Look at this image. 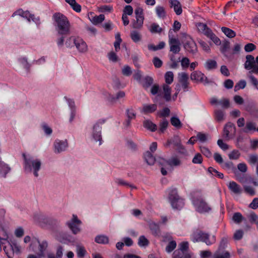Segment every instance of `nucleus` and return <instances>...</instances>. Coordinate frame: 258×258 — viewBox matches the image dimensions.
Segmentation results:
<instances>
[{
  "label": "nucleus",
  "mask_w": 258,
  "mask_h": 258,
  "mask_svg": "<svg viewBox=\"0 0 258 258\" xmlns=\"http://www.w3.org/2000/svg\"><path fill=\"white\" fill-rule=\"evenodd\" d=\"M197 27L200 32L203 33L206 36H207L208 33H209V32L210 33L211 31V29H210L206 24L202 23H198Z\"/></svg>",
  "instance_id": "nucleus-26"
},
{
  "label": "nucleus",
  "mask_w": 258,
  "mask_h": 258,
  "mask_svg": "<svg viewBox=\"0 0 258 258\" xmlns=\"http://www.w3.org/2000/svg\"><path fill=\"white\" fill-rule=\"evenodd\" d=\"M66 2L69 4L72 8L77 13L81 11V6L78 4L76 0H65Z\"/></svg>",
  "instance_id": "nucleus-32"
},
{
  "label": "nucleus",
  "mask_w": 258,
  "mask_h": 258,
  "mask_svg": "<svg viewBox=\"0 0 258 258\" xmlns=\"http://www.w3.org/2000/svg\"><path fill=\"white\" fill-rule=\"evenodd\" d=\"M192 162L194 164H201L203 162L202 156L200 153H197L193 158Z\"/></svg>",
  "instance_id": "nucleus-60"
},
{
  "label": "nucleus",
  "mask_w": 258,
  "mask_h": 258,
  "mask_svg": "<svg viewBox=\"0 0 258 258\" xmlns=\"http://www.w3.org/2000/svg\"><path fill=\"white\" fill-rule=\"evenodd\" d=\"M158 162L162 166L168 165L171 167L178 166L181 164L180 159L176 156L172 157L168 160H165L163 158H161L158 160Z\"/></svg>",
  "instance_id": "nucleus-12"
},
{
  "label": "nucleus",
  "mask_w": 258,
  "mask_h": 258,
  "mask_svg": "<svg viewBox=\"0 0 258 258\" xmlns=\"http://www.w3.org/2000/svg\"><path fill=\"white\" fill-rule=\"evenodd\" d=\"M115 181L119 185L128 186L132 189L136 188V187L134 185L130 184L121 179H116Z\"/></svg>",
  "instance_id": "nucleus-56"
},
{
  "label": "nucleus",
  "mask_w": 258,
  "mask_h": 258,
  "mask_svg": "<svg viewBox=\"0 0 258 258\" xmlns=\"http://www.w3.org/2000/svg\"><path fill=\"white\" fill-rule=\"evenodd\" d=\"M95 240L100 244H106L109 241L108 237L105 235H98L95 237Z\"/></svg>",
  "instance_id": "nucleus-44"
},
{
  "label": "nucleus",
  "mask_w": 258,
  "mask_h": 258,
  "mask_svg": "<svg viewBox=\"0 0 258 258\" xmlns=\"http://www.w3.org/2000/svg\"><path fill=\"white\" fill-rule=\"evenodd\" d=\"M207 36L210 38L216 45L220 44L221 41L220 39L212 32V30L210 33L209 32V33H208Z\"/></svg>",
  "instance_id": "nucleus-45"
},
{
  "label": "nucleus",
  "mask_w": 258,
  "mask_h": 258,
  "mask_svg": "<svg viewBox=\"0 0 258 258\" xmlns=\"http://www.w3.org/2000/svg\"><path fill=\"white\" fill-rule=\"evenodd\" d=\"M240 156V153L238 150H234L228 156L230 159L237 160Z\"/></svg>",
  "instance_id": "nucleus-53"
},
{
  "label": "nucleus",
  "mask_w": 258,
  "mask_h": 258,
  "mask_svg": "<svg viewBox=\"0 0 258 258\" xmlns=\"http://www.w3.org/2000/svg\"><path fill=\"white\" fill-rule=\"evenodd\" d=\"M150 31L152 33H160L162 31V29L159 25L153 23L151 25Z\"/></svg>",
  "instance_id": "nucleus-48"
},
{
  "label": "nucleus",
  "mask_w": 258,
  "mask_h": 258,
  "mask_svg": "<svg viewBox=\"0 0 258 258\" xmlns=\"http://www.w3.org/2000/svg\"><path fill=\"white\" fill-rule=\"evenodd\" d=\"M53 19L59 34L63 35L70 34L71 24L66 16L60 13H55L53 15Z\"/></svg>",
  "instance_id": "nucleus-1"
},
{
  "label": "nucleus",
  "mask_w": 258,
  "mask_h": 258,
  "mask_svg": "<svg viewBox=\"0 0 258 258\" xmlns=\"http://www.w3.org/2000/svg\"><path fill=\"white\" fill-rule=\"evenodd\" d=\"M165 80L166 84L169 85L171 84L173 81L174 74L171 71L167 72L165 74Z\"/></svg>",
  "instance_id": "nucleus-43"
},
{
  "label": "nucleus",
  "mask_w": 258,
  "mask_h": 258,
  "mask_svg": "<svg viewBox=\"0 0 258 258\" xmlns=\"http://www.w3.org/2000/svg\"><path fill=\"white\" fill-rule=\"evenodd\" d=\"M165 46L164 42H160L159 44L157 46L154 45L153 44H149L148 45V48L150 50L156 51L157 50L163 49Z\"/></svg>",
  "instance_id": "nucleus-38"
},
{
  "label": "nucleus",
  "mask_w": 258,
  "mask_h": 258,
  "mask_svg": "<svg viewBox=\"0 0 258 258\" xmlns=\"http://www.w3.org/2000/svg\"><path fill=\"white\" fill-rule=\"evenodd\" d=\"M168 125V122L166 119L162 120L159 123V131L161 133H163L167 128Z\"/></svg>",
  "instance_id": "nucleus-51"
},
{
  "label": "nucleus",
  "mask_w": 258,
  "mask_h": 258,
  "mask_svg": "<svg viewBox=\"0 0 258 258\" xmlns=\"http://www.w3.org/2000/svg\"><path fill=\"white\" fill-rule=\"evenodd\" d=\"M169 44L170 45V51L173 53H178L180 51L179 40L177 38L170 37V35H169Z\"/></svg>",
  "instance_id": "nucleus-13"
},
{
  "label": "nucleus",
  "mask_w": 258,
  "mask_h": 258,
  "mask_svg": "<svg viewBox=\"0 0 258 258\" xmlns=\"http://www.w3.org/2000/svg\"><path fill=\"white\" fill-rule=\"evenodd\" d=\"M236 135V127L233 123L227 122L224 127L223 137L226 141L233 139Z\"/></svg>",
  "instance_id": "nucleus-8"
},
{
  "label": "nucleus",
  "mask_w": 258,
  "mask_h": 258,
  "mask_svg": "<svg viewBox=\"0 0 258 258\" xmlns=\"http://www.w3.org/2000/svg\"><path fill=\"white\" fill-rule=\"evenodd\" d=\"M228 188L235 194H240L242 189L240 185L235 181H230L228 185Z\"/></svg>",
  "instance_id": "nucleus-24"
},
{
  "label": "nucleus",
  "mask_w": 258,
  "mask_h": 258,
  "mask_svg": "<svg viewBox=\"0 0 258 258\" xmlns=\"http://www.w3.org/2000/svg\"><path fill=\"white\" fill-rule=\"evenodd\" d=\"M24 160V169L26 171L31 172L33 170L35 176H38V171L40 170L41 162L38 159L33 157H27L25 153L22 154Z\"/></svg>",
  "instance_id": "nucleus-2"
},
{
  "label": "nucleus",
  "mask_w": 258,
  "mask_h": 258,
  "mask_svg": "<svg viewBox=\"0 0 258 258\" xmlns=\"http://www.w3.org/2000/svg\"><path fill=\"white\" fill-rule=\"evenodd\" d=\"M54 152L55 153H60L66 150L68 147V143L67 141L56 140L54 143Z\"/></svg>",
  "instance_id": "nucleus-19"
},
{
  "label": "nucleus",
  "mask_w": 258,
  "mask_h": 258,
  "mask_svg": "<svg viewBox=\"0 0 258 258\" xmlns=\"http://www.w3.org/2000/svg\"><path fill=\"white\" fill-rule=\"evenodd\" d=\"M157 106L155 104H145L143 105V107L141 109V112L145 114L152 113L155 112L157 110Z\"/></svg>",
  "instance_id": "nucleus-22"
},
{
  "label": "nucleus",
  "mask_w": 258,
  "mask_h": 258,
  "mask_svg": "<svg viewBox=\"0 0 258 258\" xmlns=\"http://www.w3.org/2000/svg\"><path fill=\"white\" fill-rule=\"evenodd\" d=\"M130 36L132 40L135 43H138L142 40L141 34L136 30L131 32Z\"/></svg>",
  "instance_id": "nucleus-31"
},
{
  "label": "nucleus",
  "mask_w": 258,
  "mask_h": 258,
  "mask_svg": "<svg viewBox=\"0 0 258 258\" xmlns=\"http://www.w3.org/2000/svg\"><path fill=\"white\" fill-rule=\"evenodd\" d=\"M39 243V252H37V254L39 257L44 256V252L47 247V243L46 241H43L40 243L37 241Z\"/></svg>",
  "instance_id": "nucleus-30"
},
{
  "label": "nucleus",
  "mask_w": 258,
  "mask_h": 258,
  "mask_svg": "<svg viewBox=\"0 0 258 258\" xmlns=\"http://www.w3.org/2000/svg\"><path fill=\"white\" fill-rule=\"evenodd\" d=\"M74 43L80 52L85 53L87 51V45L82 39L76 37V39H74Z\"/></svg>",
  "instance_id": "nucleus-14"
},
{
  "label": "nucleus",
  "mask_w": 258,
  "mask_h": 258,
  "mask_svg": "<svg viewBox=\"0 0 258 258\" xmlns=\"http://www.w3.org/2000/svg\"><path fill=\"white\" fill-rule=\"evenodd\" d=\"M86 253V251L83 246L78 245L77 247V253L79 258H83Z\"/></svg>",
  "instance_id": "nucleus-49"
},
{
  "label": "nucleus",
  "mask_w": 258,
  "mask_h": 258,
  "mask_svg": "<svg viewBox=\"0 0 258 258\" xmlns=\"http://www.w3.org/2000/svg\"><path fill=\"white\" fill-rule=\"evenodd\" d=\"M149 244L148 240L144 236H141L139 238L138 244L140 246H147Z\"/></svg>",
  "instance_id": "nucleus-57"
},
{
  "label": "nucleus",
  "mask_w": 258,
  "mask_h": 258,
  "mask_svg": "<svg viewBox=\"0 0 258 258\" xmlns=\"http://www.w3.org/2000/svg\"><path fill=\"white\" fill-rule=\"evenodd\" d=\"M153 63L156 68H160L162 66V61L157 57H154L153 59Z\"/></svg>",
  "instance_id": "nucleus-64"
},
{
  "label": "nucleus",
  "mask_w": 258,
  "mask_h": 258,
  "mask_svg": "<svg viewBox=\"0 0 258 258\" xmlns=\"http://www.w3.org/2000/svg\"><path fill=\"white\" fill-rule=\"evenodd\" d=\"M81 224V221L78 219L77 216L75 215H73L71 221L68 222V225L75 234L78 233L80 231V228L79 227V226Z\"/></svg>",
  "instance_id": "nucleus-11"
},
{
  "label": "nucleus",
  "mask_w": 258,
  "mask_h": 258,
  "mask_svg": "<svg viewBox=\"0 0 258 258\" xmlns=\"http://www.w3.org/2000/svg\"><path fill=\"white\" fill-rule=\"evenodd\" d=\"M14 246H15V251H19L20 250L18 247L15 244H14ZM3 248L8 257L10 258L11 257L15 250L13 245H11L9 242H7L6 245L3 246Z\"/></svg>",
  "instance_id": "nucleus-18"
},
{
  "label": "nucleus",
  "mask_w": 258,
  "mask_h": 258,
  "mask_svg": "<svg viewBox=\"0 0 258 258\" xmlns=\"http://www.w3.org/2000/svg\"><path fill=\"white\" fill-rule=\"evenodd\" d=\"M169 195L170 204L173 209L180 210L183 207L184 205L183 200L178 195L176 188H170Z\"/></svg>",
  "instance_id": "nucleus-4"
},
{
  "label": "nucleus",
  "mask_w": 258,
  "mask_h": 258,
  "mask_svg": "<svg viewBox=\"0 0 258 258\" xmlns=\"http://www.w3.org/2000/svg\"><path fill=\"white\" fill-rule=\"evenodd\" d=\"M208 170L209 173L219 177V178L222 179L224 177L223 173L218 172L217 170L212 167H209Z\"/></svg>",
  "instance_id": "nucleus-47"
},
{
  "label": "nucleus",
  "mask_w": 258,
  "mask_h": 258,
  "mask_svg": "<svg viewBox=\"0 0 258 258\" xmlns=\"http://www.w3.org/2000/svg\"><path fill=\"white\" fill-rule=\"evenodd\" d=\"M178 79L179 83L181 84L182 87L184 89V91H186L189 84L188 82V75L184 72L179 73L178 75Z\"/></svg>",
  "instance_id": "nucleus-16"
},
{
  "label": "nucleus",
  "mask_w": 258,
  "mask_h": 258,
  "mask_svg": "<svg viewBox=\"0 0 258 258\" xmlns=\"http://www.w3.org/2000/svg\"><path fill=\"white\" fill-rule=\"evenodd\" d=\"M225 116V112L222 109L217 108L214 111V119L218 122L224 121Z\"/></svg>",
  "instance_id": "nucleus-20"
},
{
  "label": "nucleus",
  "mask_w": 258,
  "mask_h": 258,
  "mask_svg": "<svg viewBox=\"0 0 258 258\" xmlns=\"http://www.w3.org/2000/svg\"><path fill=\"white\" fill-rule=\"evenodd\" d=\"M184 47L188 52L195 54L198 51V48L195 42L190 37H185L184 43Z\"/></svg>",
  "instance_id": "nucleus-10"
},
{
  "label": "nucleus",
  "mask_w": 258,
  "mask_h": 258,
  "mask_svg": "<svg viewBox=\"0 0 258 258\" xmlns=\"http://www.w3.org/2000/svg\"><path fill=\"white\" fill-rule=\"evenodd\" d=\"M153 83V79L151 77H146L143 82V87L146 90H147Z\"/></svg>",
  "instance_id": "nucleus-37"
},
{
  "label": "nucleus",
  "mask_w": 258,
  "mask_h": 258,
  "mask_svg": "<svg viewBox=\"0 0 258 258\" xmlns=\"http://www.w3.org/2000/svg\"><path fill=\"white\" fill-rule=\"evenodd\" d=\"M200 150L202 154L207 157L210 158L212 157V153L208 148L204 146H201Z\"/></svg>",
  "instance_id": "nucleus-59"
},
{
  "label": "nucleus",
  "mask_w": 258,
  "mask_h": 258,
  "mask_svg": "<svg viewBox=\"0 0 258 258\" xmlns=\"http://www.w3.org/2000/svg\"><path fill=\"white\" fill-rule=\"evenodd\" d=\"M191 240L195 242L202 241L206 243L207 245H211L216 241V237L213 236L210 239V235L202 230L196 229H195L191 235Z\"/></svg>",
  "instance_id": "nucleus-3"
},
{
  "label": "nucleus",
  "mask_w": 258,
  "mask_h": 258,
  "mask_svg": "<svg viewBox=\"0 0 258 258\" xmlns=\"http://www.w3.org/2000/svg\"><path fill=\"white\" fill-rule=\"evenodd\" d=\"M101 126L98 122L95 124L93 127V136L96 141H99V145H101Z\"/></svg>",
  "instance_id": "nucleus-23"
},
{
  "label": "nucleus",
  "mask_w": 258,
  "mask_h": 258,
  "mask_svg": "<svg viewBox=\"0 0 258 258\" xmlns=\"http://www.w3.org/2000/svg\"><path fill=\"white\" fill-rule=\"evenodd\" d=\"M144 158L146 161L149 165H153L156 161L155 158L149 151H147L145 153Z\"/></svg>",
  "instance_id": "nucleus-33"
},
{
  "label": "nucleus",
  "mask_w": 258,
  "mask_h": 258,
  "mask_svg": "<svg viewBox=\"0 0 258 258\" xmlns=\"http://www.w3.org/2000/svg\"><path fill=\"white\" fill-rule=\"evenodd\" d=\"M190 79L198 82L208 83L207 77L200 71H195L190 75Z\"/></svg>",
  "instance_id": "nucleus-15"
},
{
  "label": "nucleus",
  "mask_w": 258,
  "mask_h": 258,
  "mask_svg": "<svg viewBox=\"0 0 258 258\" xmlns=\"http://www.w3.org/2000/svg\"><path fill=\"white\" fill-rule=\"evenodd\" d=\"M105 19V16L103 14H100L99 16H95L91 19V22L94 25H97L102 23Z\"/></svg>",
  "instance_id": "nucleus-36"
},
{
  "label": "nucleus",
  "mask_w": 258,
  "mask_h": 258,
  "mask_svg": "<svg viewBox=\"0 0 258 258\" xmlns=\"http://www.w3.org/2000/svg\"><path fill=\"white\" fill-rule=\"evenodd\" d=\"M171 124L177 128L182 127V123L180 120L176 117H172L170 119Z\"/></svg>",
  "instance_id": "nucleus-46"
},
{
  "label": "nucleus",
  "mask_w": 258,
  "mask_h": 258,
  "mask_svg": "<svg viewBox=\"0 0 258 258\" xmlns=\"http://www.w3.org/2000/svg\"><path fill=\"white\" fill-rule=\"evenodd\" d=\"M205 67L207 70H210L216 69L217 67V64L215 60L209 59L206 61Z\"/></svg>",
  "instance_id": "nucleus-42"
},
{
  "label": "nucleus",
  "mask_w": 258,
  "mask_h": 258,
  "mask_svg": "<svg viewBox=\"0 0 258 258\" xmlns=\"http://www.w3.org/2000/svg\"><path fill=\"white\" fill-rule=\"evenodd\" d=\"M192 202L196 211L200 213L208 212L211 210L210 206L201 197H194Z\"/></svg>",
  "instance_id": "nucleus-6"
},
{
  "label": "nucleus",
  "mask_w": 258,
  "mask_h": 258,
  "mask_svg": "<svg viewBox=\"0 0 258 258\" xmlns=\"http://www.w3.org/2000/svg\"><path fill=\"white\" fill-rule=\"evenodd\" d=\"M221 30L227 37L230 38H234L236 36V33L229 28L223 27L221 28Z\"/></svg>",
  "instance_id": "nucleus-34"
},
{
  "label": "nucleus",
  "mask_w": 258,
  "mask_h": 258,
  "mask_svg": "<svg viewBox=\"0 0 258 258\" xmlns=\"http://www.w3.org/2000/svg\"><path fill=\"white\" fill-rule=\"evenodd\" d=\"M10 171V168L0 160V177H5Z\"/></svg>",
  "instance_id": "nucleus-27"
},
{
  "label": "nucleus",
  "mask_w": 258,
  "mask_h": 258,
  "mask_svg": "<svg viewBox=\"0 0 258 258\" xmlns=\"http://www.w3.org/2000/svg\"><path fill=\"white\" fill-rule=\"evenodd\" d=\"M149 228L152 234L155 236H158L160 234V230L159 226L155 223L149 224Z\"/></svg>",
  "instance_id": "nucleus-35"
},
{
  "label": "nucleus",
  "mask_w": 258,
  "mask_h": 258,
  "mask_svg": "<svg viewBox=\"0 0 258 258\" xmlns=\"http://www.w3.org/2000/svg\"><path fill=\"white\" fill-rule=\"evenodd\" d=\"M251 131H256L255 123L251 121H247L246 123V126L243 130V132L244 133H248Z\"/></svg>",
  "instance_id": "nucleus-40"
},
{
  "label": "nucleus",
  "mask_w": 258,
  "mask_h": 258,
  "mask_svg": "<svg viewBox=\"0 0 258 258\" xmlns=\"http://www.w3.org/2000/svg\"><path fill=\"white\" fill-rule=\"evenodd\" d=\"M232 219L235 223H240L243 220V216L241 213L237 212L234 214Z\"/></svg>",
  "instance_id": "nucleus-55"
},
{
  "label": "nucleus",
  "mask_w": 258,
  "mask_h": 258,
  "mask_svg": "<svg viewBox=\"0 0 258 258\" xmlns=\"http://www.w3.org/2000/svg\"><path fill=\"white\" fill-rule=\"evenodd\" d=\"M244 66L246 70H249V74L258 75V56L254 59V56L252 55H247Z\"/></svg>",
  "instance_id": "nucleus-5"
},
{
  "label": "nucleus",
  "mask_w": 258,
  "mask_h": 258,
  "mask_svg": "<svg viewBox=\"0 0 258 258\" xmlns=\"http://www.w3.org/2000/svg\"><path fill=\"white\" fill-rule=\"evenodd\" d=\"M132 73L131 68L128 66H125L122 69V74L124 76H129Z\"/></svg>",
  "instance_id": "nucleus-62"
},
{
  "label": "nucleus",
  "mask_w": 258,
  "mask_h": 258,
  "mask_svg": "<svg viewBox=\"0 0 258 258\" xmlns=\"http://www.w3.org/2000/svg\"><path fill=\"white\" fill-rule=\"evenodd\" d=\"M163 97L166 101H169L171 100V87L167 84L162 85Z\"/></svg>",
  "instance_id": "nucleus-25"
},
{
  "label": "nucleus",
  "mask_w": 258,
  "mask_h": 258,
  "mask_svg": "<svg viewBox=\"0 0 258 258\" xmlns=\"http://www.w3.org/2000/svg\"><path fill=\"white\" fill-rule=\"evenodd\" d=\"M244 191L250 196H253L255 195V190L254 188L249 185H244L243 186Z\"/></svg>",
  "instance_id": "nucleus-50"
},
{
  "label": "nucleus",
  "mask_w": 258,
  "mask_h": 258,
  "mask_svg": "<svg viewBox=\"0 0 258 258\" xmlns=\"http://www.w3.org/2000/svg\"><path fill=\"white\" fill-rule=\"evenodd\" d=\"M176 246V242L175 241H170L166 247V251L170 252L173 251Z\"/></svg>",
  "instance_id": "nucleus-58"
},
{
  "label": "nucleus",
  "mask_w": 258,
  "mask_h": 258,
  "mask_svg": "<svg viewBox=\"0 0 258 258\" xmlns=\"http://www.w3.org/2000/svg\"><path fill=\"white\" fill-rule=\"evenodd\" d=\"M156 13L158 17L164 19L166 17V13L163 7L157 6L156 8Z\"/></svg>",
  "instance_id": "nucleus-39"
},
{
  "label": "nucleus",
  "mask_w": 258,
  "mask_h": 258,
  "mask_svg": "<svg viewBox=\"0 0 258 258\" xmlns=\"http://www.w3.org/2000/svg\"><path fill=\"white\" fill-rule=\"evenodd\" d=\"M243 235V232L241 230H238L235 231L233 235V238L236 240L241 239Z\"/></svg>",
  "instance_id": "nucleus-63"
},
{
  "label": "nucleus",
  "mask_w": 258,
  "mask_h": 258,
  "mask_svg": "<svg viewBox=\"0 0 258 258\" xmlns=\"http://www.w3.org/2000/svg\"><path fill=\"white\" fill-rule=\"evenodd\" d=\"M143 126L151 132H155L157 128V125L149 119L145 120L143 121Z\"/></svg>",
  "instance_id": "nucleus-28"
},
{
  "label": "nucleus",
  "mask_w": 258,
  "mask_h": 258,
  "mask_svg": "<svg viewBox=\"0 0 258 258\" xmlns=\"http://www.w3.org/2000/svg\"><path fill=\"white\" fill-rule=\"evenodd\" d=\"M213 258H230V254L228 251H225L221 254L216 253Z\"/></svg>",
  "instance_id": "nucleus-61"
},
{
  "label": "nucleus",
  "mask_w": 258,
  "mask_h": 258,
  "mask_svg": "<svg viewBox=\"0 0 258 258\" xmlns=\"http://www.w3.org/2000/svg\"><path fill=\"white\" fill-rule=\"evenodd\" d=\"M210 103L212 105H220L223 108H228L230 106L229 100L226 98L218 100L217 98L213 97L210 99Z\"/></svg>",
  "instance_id": "nucleus-17"
},
{
  "label": "nucleus",
  "mask_w": 258,
  "mask_h": 258,
  "mask_svg": "<svg viewBox=\"0 0 258 258\" xmlns=\"http://www.w3.org/2000/svg\"><path fill=\"white\" fill-rule=\"evenodd\" d=\"M258 161V155L252 154L250 155L249 156V159L248 160V162L249 164L251 165H255L257 162Z\"/></svg>",
  "instance_id": "nucleus-54"
},
{
  "label": "nucleus",
  "mask_w": 258,
  "mask_h": 258,
  "mask_svg": "<svg viewBox=\"0 0 258 258\" xmlns=\"http://www.w3.org/2000/svg\"><path fill=\"white\" fill-rule=\"evenodd\" d=\"M126 114L128 119L126 121V125L129 126L131 123V120L135 119L136 116V113L133 108H129L126 110Z\"/></svg>",
  "instance_id": "nucleus-29"
},
{
  "label": "nucleus",
  "mask_w": 258,
  "mask_h": 258,
  "mask_svg": "<svg viewBox=\"0 0 258 258\" xmlns=\"http://www.w3.org/2000/svg\"><path fill=\"white\" fill-rule=\"evenodd\" d=\"M135 13L136 20H134L132 23V27L136 29H141L144 21L143 10L142 8L138 7L136 9Z\"/></svg>",
  "instance_id": "nucleus-7"
},
{
  "label": "nucleus",
  "mask_w": 258,
  "mask_h": 258,
  "mask_svg": "<svg viewBox=\"0 0 258 258\" xmlns=\"http://www.w3.org/2000/svg\"><path fill=\"white\" fill-rule=\"evenodd\" d=\"M246 85V82L245 80H242L239 81L234 87V91H237L241 89H244Z\"/></svg>",
  "instance_id": "nucleus-52"
},
{
  "label": "nucleus",
  "mask_w": 258,
  "mask_h": 258,
  "mask_svg": "<svg viewBox=\"0 0 258 258\" xmlns=\"http://www.w3.org/2000/svg\"><path fill=\"white\" fill-rule=\"evenodd\" d=\"M17 15L26 18L29 22L32 20L37 24L40 23L39 19L38 18H35L34 15L30 14L28 11H24L22 9H20L15 11L12 16L14 17Z\"/></svg>",
  "instance_id": "nucleus-9"
},
{
  "label": "nucleus",
  "mask_w": 258,
  "mask_h": 258,
  "mask_svg": "<svg viewBox=\"0 0 258 258\" xmlns=\"http://www.w3.org/2000/svg\"><path fill=\"white\" fill-rule=\"evenodd\" d=\"M170 7L173 8L174 11L176 15H179L182 12L181 5L177 0H169Z\"/></svg>",
  "instance_id": "nucleus-21"
},
{
  "label": "nucleus",
  "mask_w": 258,
  "mask_h": 258,
  "mask_svg": "<svg viewBox=\"0 0 258 258\" xmlns=\"http://www.w3.org/2000/svg\"><path fill=\"white\" fill-rule=\"evenodd\" d=\"M113 8L111 5H103L98 8V10L101 13H111Z\"/></svg>",
  "instance_id": "nucleus-41"
}]
</instances>
